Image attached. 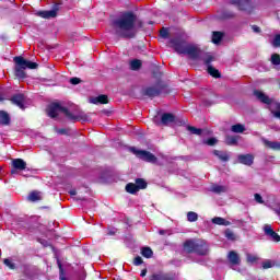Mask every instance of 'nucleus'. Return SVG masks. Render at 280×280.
Instances as JSON below:
<instances>
[{
	"label": "nucleus",
	"instance_id": "f257e3e1",
	"mask_svg": "<svg viewBox=\"0 0 280 280\" xmlns=\"http://www.w3.org/2000/svg\"><path fill=\"white\" fill-rule=\"evenodd\" d=\"M137 14L132 11L124 12L118 19L112 21L110 26L117 38H137Z\"/></svg>",
	"mask_w": 280,
	"mask_h": 280
},
{
	"label": "nucleus",
	"instance_id": "f03ea898",
	"mask_svg": "<svg viewBox=\"0 0 280 280\" xmlns=\"http://www.w3.org/2000/svg\"><path fill=\"white\" fill-rule=\"evenodd\" d=\"M58 113H63V115H66L67 119H69L70 121H91V116L84 114V112H81L78 116H75L71 112H69V108L62 107L60 103H52L48 106V117H50L51 119H56V117H58Z\"/></svg>",
	"mask_w": 280,
	"mask_h": 280
},
{
	"label": "nucleus",
	"instance_id": "7ed1b4c3",
	"mask_svg": "<svg viewBox=\"0 0 280 280\" xmlns=\"http://www.w3.org/2000/svg\"><path fill=\"white\" fill-rule=\"evenodd\" d=\"M183 246L185 253H188V255H191V253H196V255L200 256L209 254V245H207V242L200 238L186 240Z\"/></svg>",
	"mask_w": 280,
	"mask_h": 280
},
{
	"label": "nucleus",
	"instance_id": "20e7f679",
	"mask_svg": "<svg viewBox=\"0 0 280 280\" xmlns=\"http://www.w3.org/2000/svg\"><path fill=\"white\" fill-rule=\"evenodd\" d=\"M13 62L15 63L14 75L18 80H25V78H27L25 69H36L38 67V63L30 61L23 58V56L14 57Z\"/></svg>",
	"mask_w": 280,
	"mask_h": 280
},
{
	"label": "nucleus",
	"instance_id": "39448f33",
	"mask_svg": "<svg viewBox=\"0 0 280 280\" xmlns=\"http://www.w3.org/2000/svg\"><path fill=\"white\" fill-rule=\"evenodd\" d=\"M254 95L255 97L261 102V104H266L267 106H271L269 110L273 114V117L276 119H280V103L275 101V98H270L266 93L259 91V90H254Z\"/></svg>",
	"mask_w": 280,
	"mask_h": 280
},
{
	"label": "nucleus",
	"instance_id": "423d86ee",
	"mask_svg": "<svg viewBox=\"0 0 280 280\" xmlns=\"http://www.w3.org/2000/svg\"><path fill=\"white\" fill-rule=\"evenodd\" d=\"M140 95L142 97H149V100H154V97L161 95H170V89H167V85L165 84L158 83L155 85L142 88Z\"/></svg>",
	"mask_w": 280,
	"mask_h": 280
},
{
	"label": "nucleus",
	"instance_id": "0eeeda50",
	"mask_svg": "<svg viewBox=\"0 0 280 280\" xmlns=\"http://www.w3.org/2000/svg\"><path fill=\"white\" fill-rule=\"evenodd\" d=\"M130 151L138 156V159H141L142 161H147V163H156V156L150 151L145 150H137V148L132 147Z\"/></svg>",
	"mask_w": 280,
	"mask_h": 280
},
{
	"label": "nucleus",
	"instance_id": "6e6552de",
	"mask_svg": "<svg viewBox=\"0 0 280 280\" xmlns=\"http://www.w3.org/2000/svg\"><path fill=\"white\" fill-rule=\"evenodd\" d=\"M170 43L177 54H185L187 51V42H185L184 39L172 38L170 39Z\"/></svg>",
	"mask_w": 280,
	"mask_h": 280
},
{
	"label": "nucleus",
	"instance_id": "1a4fd4ad",
	"mask_svg": "<svg viewBox=\"0 0 280 280\" xmlns=\"http://www.w3.org/2000/svg\"><path fill=\"white\" fill-rule=\"evenodd\" d=\"M233 5H237L243 12H253V2L250 0H231Z\"/></svg>",
	"mask_w": 280,
	"mask_h": 280
},
{
	"label": "nucleus",
	"instance_id": "9d476101",
	"mask_svg": "<svg viewBox=\"0 0 280 280\" xmlns=\"http://www.w3.org/2000/svg\"><path fill=\"white\" fill-rule=\"evenodd\" d=\"M58 10H60V3H56L52 10L38 11L36 15L40 16V19H56L58 16Z\"/></svg>",
	"mask_w": 280,
	"mask_h": 280
},
{
	"label": "nucleus",
	"instance_id": "9b49d317",
	"mask_svg": "<svg viewBox=\"0 0 280 280\" xmlns=\"http://www.w3.org/2000/svg\"><path fill=\"white\" fill-rule=\"evenodd\" d=\"M264 233L267 237H269V240H271V242H280V235L275 232V230L272 229V225L270 224H265L264 228Z\"/></svg>",
	"mask_w": 280,
	"mask_h": 280
},
{
	"label": "nucleus",
	"instance_id": "f8f14e48",
	"mask_svg": "<svg viewBox=\"0 0 280 280\" xmlns=\"http://www.w3.org/2000/svg\"><path fill=\"white\" fill-rule=\"evenodd\" d=\"M202 50L196 45H187L186 52L184 55H187L191 58V60H198L200 58V54Z\"/></svg>",
	"mask_w": 280,
	"mask_h": 280
},
{
	"label": "nucleus",
	"instance_id": "ddd939ff",
	"mask_svg": "<svg viewBox=\"0 0 280 280\" xmlns=\"http://www.w3.org/2000/svg\"><path fill=\"white\" fill-rule=\"evenodd\" d=\"M11 104L21 108V110H25V95L24 94H15L10 98Z\"/></svg>",
	"mask_w": 280,
	"mask_h": 280
},
{
	"label": "nucleus",
	"instance_id": "4468645a",
	"mask_svg": "<svg viewBox=\"0 0 280 280\" xmlns=\"http://www.w3.org/2000/svg\"><path fill=\"white\" fill-rule=\"evenodd\" d=\"M237 161L238 163H241V165H246L247 167H250V165L255 163V155L250 153L240 154L237 156Z\"/></svg>",
	"mask_w": 280,
	"mask_h": 280
},
{
	"label": "nucleus",
	"instance_id": "2eb2a0df",
	"mask_svg": "<svg viewBox=\"0 0 280 280\" xmlns=\"http://www.w3.org/2000/svg\"><path fill=\"white\" fill-rule=\"evenodd\" d=\"M149 280H176V273L158 272L152 273Z\"/></svg>",
	"mask_w": 280,
	"mask_h": 280
},
{
	"label": "nucleus",
	"instance_id": "dca6fc26",
	"mask_svg": "<svg viewBox=\"0 0 280 280\" xmlns=\"http://www.w3.org/2000/svg\"><path fill=\"white\" fill-rule=\"evenodd\" d=\"M174 121H176V116L174 114H172V113H164V114H162L161 121L158 122V126L159 125L170 126V124H174Z\"/></svg>",
	"mask_w": 280,
	"mask_h": 280
},
{
	"label": "nucleus",
	"instance_id": "f3484780",
	"mask_svg": "<svg viewBox=\"0 0 280 280\" xmlns=\"http://www.w3.org/2000/svg\"><path fill=\"white\" fill-rule=\"evenodd\" d=\"M12 167H14V170H19L20 172H23V170H27V162L23 159H14L12 160Z\"/></svg>",
	"mask_w": 280,
	"mask_h": 280
},
{
	"label": "nucleus",
	"instance_id": "a211bd4d",
	"mask_svg": "<svg viewBox=\"0 0 280 280\" xmlns=\"http://www.w3.org/2000/svg\"><path fill=\"white\" fill-rule=\"evenodd\" d=\"M228 259L232 266H240L242 264V259L240 258V254L235 250H231L228 255Z\"/></svg>",
	"mask_w": 280,
	"mask_h": 280
},
{
	"label": "nucleus",
	"instance_id": "6ab92c4d",
	"mask_svg": "<svg viewBox=\"0 0 280 280\" xmlns=\"http://www.w3.org/2000/svg\"><path fill=\"white\" fill-rule=\"evenodd\" d=\"M12 118L5 110H0V126H10Z\"/></svg>",
	"mask_w": 280,
	"mask_h": 280
},
{
	"label": "nucleus",
	"instance_id": "aec40b11",
	"mask_svg": "<svg viewBox=\"0 0 280 280\" xmlns=\"http://www.w3.org/2000/svg\"><path fill=\"white\" fill-rule=\"evenodd\" d=\"M211 222L218 226H231V221H226V219L222 217H214L212 218Z\"/></svg>",
	"mask_w": 280,
	"mask_h": 280
},
{
	"label": "nucleus",
	"instance_id": "412c9836",
	"mask_svg": "<svg viewBox=\"0 0 280 280\" xmlns=\"http://www.w3.org/2000/svg\"><path fill=\"white\" fill-rule=\"evenodd\" d=\"M202 104L205 106H213V104H215V94L213 93H208V95H206L202 98Z\"/></svg>",
	"mask_w": 280,
	"mask_h": 280
},
{
	"label": "nucleus",
	"instance_id": "4be33fe9",
	"mask_svg": "<svg viewBox=\"0 0 280 280\" xmlns=\"http://www.w3.org/2000/svg\"><path fill=\"white\" fill-rule=\"evenodd\" d=\"M92 104H108V95L106 94H101L96 97H93L91 100Z\"/></svg>",
	"mask_w": 280,
	"mask_h": 280
},
{
	"label": "nucleus",
	"instance_id": "5701e85b",
	"mask_svg": "<svg viewBox=\"0 0 280 280\" xmlns=\"http://www.w3.org/2000/svg\"><path fill=\"white\" fill-rule=\"evenodd\" d=\"M214 156H218V159L220 161H223V163L229 162V160L231 159V156L229 155V153L220 151V150H214L213 151Z\"/></svg>",
	"mask_w": 280,
	"mask_h": 280
},
{
	"label": "nucleus",
	"instance_id": "b1692460",
	"mask_svg": "<svg viewBox=\"0 0 280 280\" xmlns=\"http://www.w3.org/2000/svg\"><path fill=\"white\" fill-rule=\"evenodd\" d=\"M27 200L30 202H38V200H43V197H40V191L33 190L28 194Z\"/></svg>",
	"mask_w": 280,
	"mask_h": 280
},
{
	"label": "nucleus",
	"instance_id": "393cba45",
	"mask_svg": "<svg viewBox=\"0 0 280 280\" xmlns=\"http://www.w3.org/2000/svg\"><path fill=\"white\" fill-rule=\"evenodd\" d=\"M222 38H224V33L218 31L212 33V43L214 45L220 44L222 42Z\"/></svg>",
	"mask_w": 280,
	"mask_h": 280
},
{
	"label": "nucleus",
	"instance_id": "a878e982",
	"mask_svg": "<svg viewBox=\"0 0 280 280\" xmlns=\"http://www.w3.org/2000/svg\"><path fill=\"white\" fill-rule=\"evenodd\" d=\"M231 131L236 135H242L243 132L246 131V127L242 124H236L231 127Z\"/></svg>",
	"mask_w": 280,
	"mask_h": 280
},
{
	"label": "nucleus",
	"instance_id": "bb28decb",
	"mask_svg": "<svg viewBox=\"0 0 280 280\" xmlns=\"http://www.w3.org/2000/svg\"><path fill=\"white\" fill-rule=\"evenodd\" d=\"M141 67H143V62H141V60L132 59L130 61V69H131V71H139V69H141Z\"/></svg>",
	"mask_w": 280,
	"mask_h": 280
},
{
	"label": "nucleus",
	"instance_id": "cd10ccee",
	"mask_svg": "<svg viewBox=\"0 0 280 280\" xmlns=\"http://www.w3.org/2000/svg\"><path fill=\"white\" fill-rule=\"evenodd\" d=\"M220 16H221V19L223 21H229L231 19H235V12L229 11V10H224V11L221 12Z\"/></svg>",
	"mask_w": 280,
	"mask_h": 280
},
{
	"label": "nucleus",
	"instance_id": "c85d7f7f",
	"mask_svg": "<svg viewBox=\"0 0 280 280\" xmlns=\"http://www.w3.org/2000/svg\"><path fill=\"white\" fill-rule=\"evenodd\" d=\"M237 141H240V136H226L225 137L226 145H237Z\"/></svg>",
	"mask_w": 280,
	"mask_h": 280
},
{
	"label": "nucleus",
	"instance_id": "c756f323",
	"mask_svg": "<svg viewBox=\"0 0 280 280\" xmlns=\"http://www.w3.org/2000/svg\"><path fill=\"white\" fill-rule=\"evenodd\" d=\"M127 194L135 195L139 191V188L137 187V184L135 183H128L125 187Z\"/></svg>",
	"mask_w": 280,
	"mask_h": 280
},
{
	"label": "nucleus",
	"instance_id": "7c9ffc66",
	"mask_svg": "<svg viewBox=\"0 0 280 280\" xmlns=\"http://www.w3.org/2000/svg\"><path fill=\"white\" fill-rule=\"evenodd\" d=\"M3 264L9 270H16V262L12 258H4Z\"/></svg>",
	"mask_w": 280,
	"mask_h": 280
},
{
	"label": "nucleus",
	"instance_id": "2f4dec72",
	"mask_svg": "<svg viewBox=\"0 0 280 280\" xmlns=\"http://www.w3.org/2000/svg\"><path fill=\"white\" fill-rule=\"evenodd\" d=\"M136 187H138V191H141V189H148V182L143 178H137Z\"/></svg>",
	"mask_w": 280,
	"mask_h": 280
},
{
	"label": "nucleus",
	"instance_id": "473e14b6",
	"mask_svg": "<svg viewBox=\"0 0 280 280\" xmlns=\"http://www.w3.org/2000/svg\"><path fill=\"white\" fill-rule=\"evenodd\" d=\"M208 73L212 78H222L220 70L215 69L213 66H208Z\"/></svg>",
	"mask_w": 280,
	"mask_h": 280
},
{
	"label": "nucleus",
	"instance_id": "72a5a7b5",
	"mask_svg": "<svg viewBox=\"0 0 280 280\" xmlns=\"http://www.w3.org/2000/svg\"><path fill=\"white\" fill-rule=\"evenodd\" d=\"M141 255L142 257H145V259H151L152 255H154V252H152V248L150 247H142Z\"/></svg>",
	"mask_w": 280,
	"mask_h": 280
},
{
	"label": "nucleus",
	"instance_id": "f704fd0d",
	"mask_svg": "<svg viewBox=\"0 0 280 280\" xmlns=\"http://www.w3.org/2000/svg\"><path fill=\"white\" fill-rule=\"evenodd\" d=\"M265 145H267V148H270V150H280V142L277 141H265Z\"/></svg>",
	"mask_w": 280,
	"mask_h": 280
},
{
	"label": "nucleus",
	"instance_id": "c9c22d12",
	"mask_svg": "<svg viewBox=\"0 0 280 280\" xmlns=\"http://www.w3.org/2000/svg\"><path fill=\"white\" fill-rule=\"evenodd\" d=\"M57 266L59 268V279L67 280V276L65 273V268H62V262L60 261V259L57 260Z\"/></svg>",
	"mask_w": 280,
	"mask_h": 280
},
{
	"label": "nucleus",
	"instance_id": "e433bc0d",
	"mask_svg": "<svg viewBox=\"0 0 280 280\" xmlns=\"http://www.w3.org/2000/svg\"><path fill=\"white\" fill-rule=\"evenodd\" d=\"M211 191H213V194H224V191H226V187L220 186V185H213L211 187Z\"/></svg>",
	"mask_w": 280,
	"mask_h": 280
},
{
	"label": "nucleus",
	"instance_id": "4c0bfd02",
	"mask_svg": "<svg viewBox=\"0 0 280 280\" xmlns=\"http://www.w3.org/2000/svg\"><path fill=\"white\" fill-rule=\"evenodd\" d=\"M224 235H225L226 240H229L230 242H235V240H236L235 233L232 232L231 229H226L224 232Z\"/></svg>",
	"mask_w": 280,
	"mask_h": 280
},
{
	"label": "nucleus",
	"instance_id": "58836bf2",
	"mask_svg": "<svg viewBox=\"0 0 280 280\" xmlns=\"http://www.w3.org/2000/svg\"><path fill=\"white\" fill-rule=\"evenodd\" d=\"M187 130L189 131V132H191V135H197L198 137H200L201 135H202V129H200V128H196V127H194V126H187Z\"/></svg>",
	"mask_w": 280,
	"mask_h": 280
},
{
	"label": "nucleus",
	"instance_id": "ea45409f",
	"mask_svg": "<svg viewBox=\"0 0 280 280\" xmlns=\"http://www.w3.org/2000/svg\"><path fill=\"white\" fill-rule=\"evenodd\" d=\"M187 220H188V222H198V213H196L194 211H189L187 213Z\"/></svg>",
	"mask_w": 280,
	"mask_h": 280
},
{
	"label": "nucleus",
	"instance_id": "a19ab883",
	"mask_svg": "<svg viewBox=\"0 0 280 280\" xmlns=\"http://www.w3.org/2000/svg\"><path fill=\"white\" fill-rule=\"evenodd\" d=\"M203 145H209L210 148H213V145H218V140L215 138H209L207 140H203Z\"/></svg>",
	"mask_w": 280,
	"mask_h": 280
},
{
	"label": "nucleus",
	"instance_id": "79ce46f5",
	"mask_svg": "<svg viewBox=\"0 0 280 280\" xmlns=\"http://www.w3.org/2000/svg\"><path fill=\"white\" fill-rule=\"evenodd\" d=\"M160 36L161 38H170V28L162 27V30L160 31Z\"/></svg>",
	"mask_w": 280,
	"mask_h": 280
},
{
	"label": "nucleus",
	"instance_id": "37998d69",
	"mask_svg": "<svg viewBox=\"0 0 280 280\" xmlns=\"http://www.w3.org/2000/svg\"><path fill=\"white\" fill-rule=\"evenodd\" d=\"M213 60H215V58L213 57V55L207 54V56H206L203 62H205V65H207L208 68H209V67H211V62H213Z\"/></svg>",
	"mask_w": 280,
	"mask_h": 280
},
{
	"label": "nucleus",
	"instance_id": "c03bdc74",
	"mask_svg": "<svg viewBox=\"0 0 280 280\" xmlns=\"http://www.w3.org/2000/svg\"><path fill=\"white\" fill-rule=\"evenodd\" d=\"M173 124H175V126H185V124H187V118L183 119L175 116Z\"/></svg>",
	"mask_w": 280,
	"mask_h": 280
},
{
	"label": "nucleus",
	"instance_id": "a18cd8bd",
	"mask_svg": "<svg viewBox=\"0 0 280 280\" xmlns=\"http://www.w3.org/2000/svg\"><path fill=\"white\" fill-rule=\"evenodd\" d=\"M271 63L276 65V66L280 65V55L279 54L271 55Z\"/></svg>",
	"mask_w": 280,
	"mask_h": 280
},
{
	"label": "nucleus",
	"instance_id": "49530a36",
	"mask_svg": "<svg viewBox=\"0 0 280 280\" xmlns=\"http://www.w3.org/2000/svg\"><path fill=\"white\" fill-rule=\"evenodd\" d=\"M275 261L272 260H266L262 262V269L268 270V268H273Z\"/></svg>",
	"mask_w": 280,
	"mask_h": 280
},
{
	"label": "nucleus",
	"instance_id": "de8ad7c7",
	"mask_svg": "<svg viewBox=\"0 0 280 280\" xmlns=\"http://www.w3.org/2000/svg\"><path fill=\"white\" fill-rule=\"evenodd\" d=\"M272 47H280V34H276L271 43Z\"/></svg>",
	"mask_w": 280,
	"mask_h": 280
},
{
	"label": "nucleus",
	"instance_id": "09e8293b",
	"mask_svg": "<svg viewBox=\"0 0 280 280\" xmlns=\"http://www.w3.org/2000/svg\"><path fill=\"white\" fill-rule=\"evenodd\" d=\"M257 256L253 254H247V264H255L257 261Z\"/></svg>",
	"mask_w": 280,
	"mask_h": 280
},
{
	"label": "nucleus",
	"instance_id": "8fccbe9b",
	"mask_svg": "<svg viewBox=\"0 0 280 280\" xmlns=\"http://www.w3.org/2000/svg\"><path fill=\"white\" fill-rule=\"evenodd\" d=\"M82 83V79L78 78V77H74V78H71L70 79V84H72L73 86L78 85Z\"/></svg>",
	"mask_w": 280,
	"mask_h": 280
},
{
	"label": "nucleus",
	"instance_id": "3c124183",
	"mask_svg": "<svg viewBox=\"0 0 280 280\" xmlns=\"http://www.w3.org/2000/svg\"><path fill=\"white\" fill-rule=\"evenodd\" d=\"M254 198H255L256 202H258V205H264V198L261 197V195L255 194Z\"/></svg>",
	"mask_w": 280,
	"mask_h": 280
},
{
	"label": "nucleus",
	"instance_id": "603ef678",
	"mask_svg": "<svg viewBox=\"0 0 280 280\" xmlns=\"http://www.w3.org/2000/svg\"><path fill=\"white\" fill-rule=\"evenodd\" d=\"M141 264H143V258H141V256H137V257L133 259V265H135V266H141Z\"/></svg>",
	"mask_w": 280,
	"mask_h": 280
},
{
	"label": "nucleus",
	"instance_id": "864d4df0",
	"mask_svg": "<svg viewBox=\"0 0 280 280\" xmlns=\"http://www.w3.org/2000/svg\"><path fill=\"white\" fill-rule=\"evenodd\" d=\"M252 30L255 34H261V28L257 25H252Z\"/></svg>",
	"mask_w": 280,
	"mask_h": 280
},
{
	"label": "nucleus",
	"instance_id": "5fc2aeb1",
	"mask_svg": "<svg viewBox=\"0 0 280 280\" xmlns=\"http://www.w3.org/2000/svg\"><path fill=\"white\" fill-rule=\"evenodd\" d=\"M22 272H32V269L28 267V265H22Z\"/></svg>",
	"mask_w": 280,
	"mask_h": 280
},
{
	"label": "nucleus",
	"instance_id": "6e6d98bb",
	"mask_svg": "<svg viewBox=\"0 0 280 280\" xmlns=\"http://www.w3.org/2000/svg\"><path fill=\"white\" fill-rule=\"evenodd\" d=\"M57 132H58V135H66V136L69 135V131L67 129H65V128L57 129Z\"/></svg>",
	"mask_w": 280,
	"mask_h": 280
},
{
	"label": "nucleus",
	"instance_id": "4d7b16f0",
	"mask_svg": "<svg viewBox=\"0 0 280 280\" xmlns=\"http://www.w3.org/2000/svg\"><path fill=\"white\" fill-rule=\"evenodd\" d=\"M84 279H86V271H81L79 273V280H84Z\"/></svg>",
	"mask_w": 280,
	"mask_h": 280
},
{
	"label": "nucleus",
	"instance_id": "13d9d810",
	"mask_svg": "<svg viewBox=\"0 0 280 280\" xmlns=\"http://www.w3.org/2000/svg\"><path fill=\"white\" fill-rule=\"evenodd\" d=\"M70 196H78V190L77 189H72L69 191Z\"/></svg>",
	"mask_w": 280,
	"mask_h": 280
},
{
	"label": "nucleus",
	"instance_id": "bf43d9fd",
	"mask_svg": "<svg viewBox=\"0 0 280 280\" xmlns=\"http://www.w3.org/2000/svg\"><path fill=\"white\" fill-rule=\"evenodd\" d=\"M148 275V269H143L140 273V277H145Z\"/></svg>",
	"mask_w": 280,
	"mask_h": 280
},
{
	"label": "nucleus",
	"instance_id": "052dcab7",
	"mask_svg": "<svg viewBox=\"0 0 280 280\" xmlns=\"http://www.w3.org/2000/svg\"><path fill=\"white\" fill-rule=\"evenodd\" d=\"M137 25L140 30L143 28V21H138Z\"/></svg>",
	"mask_w": 280,
	"mask_h": 280
},
{
	"label": "nucleus",
	"instance_id": "680f3d73",
	"mask_svg": "<svg viewBox=\"0 0 280 280\" xmlns=\"http://www.w3.org/2000/svg\"><path fill=\"white\" fill-rule=\"evenodd\" d=\"M1 102H5V97H3V93L0 92V104Z\"/></svg>",
	"mask_w": 280,
	"mask_h": 280
},
{
	"label": "nucleus",
	"instance_id": "e2e57ef3",
	"mask_svg": "<svg viewBox=\"0 0 280 280\" xmlns=\"http://www.w3.org/2000/svg\"><path fill=\"white\" fill-rule=\"evenodd\" d=\"M18 171H19V168H14V166H13V168L11 170V174H16Z\"/></svg>",
	"mask_w": 280,
	"mask_h": 280
},
{
	"label": "nucleus",
	"instance_id": "0e129e2a",
	"mask_svg": "<svg viewBox=\"0 0 280 280\" xmlns=\"http://www.w3.org/2000/svg\"><path fill=\"white\" fill-rule=\"evenodd\" d=\"M159 233H160V235H165L166 232H165V230H160Z\"/></svg>",
	"mask_w": 280,
	"mask_h": 280
},
{
	"label": "nucleus",
	"instance_id": "69168bd1",
	"mask_svg": "<svg viewBox=\"0 0 280 280\" xmlns=\"http://www.w3.org/2000/svg\"><path fill=\"white\" fill-rule=\"evenodd\" d=\"M77 200H86L84 197H77Z\"/></svg>",
	"mask_w": 280,
	"mask_h": 280
},
{
	"label": "nucleus",
	"instance_id": "338daca9",
	"mask_svg": "<svg viewBox=\"0 0 280 280\" xmlns=\"http://www.w3.org/2000/svg\"><path fill=\"white\" fill-rule=\"evenodd\" d=\"M108 235H115V232L109 231V232H108Z\"/></svg>",
	"mask_w": 280,
	"mask_h": 280
},
{
	"label": "nucleus",
	"instance_id": "774afa93",
	"mask_svg": "<svg viewBox=\"0 0 280 280\" xmlns=\"http://www.w3.org/2000/svg\"><path fill=\"white\" fill-rule=\"evenodd\" d=\"M150 25H153V22H149Z\"/></svg>",
	"mask_w": 280,
	"mask_h": 280
}]
</instances>
